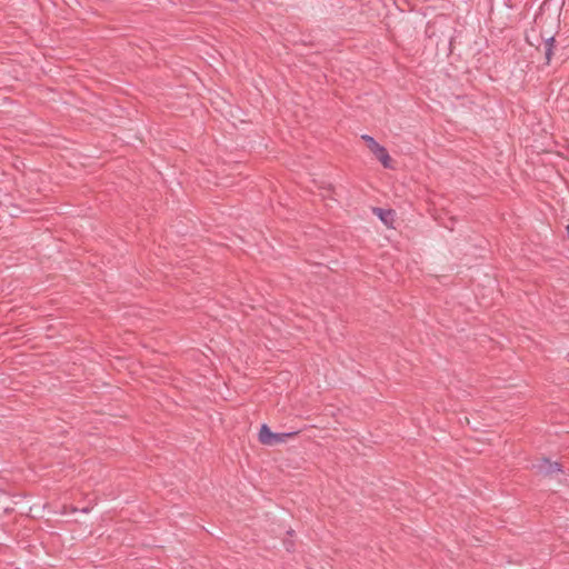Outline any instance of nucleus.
Masks as SVG:
<instances>
[{
	"instance_id": "nucleus-1",
	"label": "nucleus",
	"mask_w": 569,
	"mask_h": 569,
	"mask_svg": "<svg viewBox=\"0 0 569 569\" xmlns=\"http://www.w3.org/2000/svg\"><path fill=\"white\" fill-rule=\"evenodd\" d=\"M298 435V431L291 432H273L267 425H262L258 439L262 445L272 446L274 443L284 442L288 438H292Z\"/></svg>"
},
{
	"instance_id": "nucleus-2",
	"label": "nucleus",
	"mask_w": 569,
	"mask_h": 569,
	"mask_svg": "<svg viewBox=\"0 0 569 569\" xmlns=\"http://www.w3.org/2000/svg\"><path fill=\"white\" fill-rule=\"evenodd\" d=\"M361 139L366 141L369 150L376 156V158L382 163V166L387 169L392 168V160L388 153V150L379 144L371 136L363 134Z\"/></svg>"
},
{
	"instance_id": "nucleus-3",
	"label": "nucleus",
	"mask_w": 569,
	"mask_h": 569,
	"mask_svg": "<svg viewBox=\"0 0 569 569\" xmlns=\"http://www.w3.org/2000/svg\"><path fill=\"white\" fill-rule=\"evenodd\" d=\"M538 472L542 476H551L556 472H562L561 465L557 461H550L543 458L537 466Z\"/></svg>"
},
{
	"instance_id": "nucleus-4",
	"label": "nucleus",
	"mask_w": 569,
	"mask_h": 569,
	"mask_svg": "<svg viewBox=\"0 0 569 569\" xmlns=\"http://www.w3.org/2000/svg\"><path fill=\"white\" fill-rule=\"evenodd\" d=\"M372 211L387 227H391L395 222L393 210L375 207Z\"/></svg>"
},
{
	"instance_id": "nucleus-5",
	"label": "nucleus",
	"mask_w": 569,
	"mask_h": 569,
	"mask_svg": "<svg viewBox=\"0 0 569 569\" xmlns=\"http://www.w3.org/2000/svg\"><path fill=\"white\" fill-rule=\"evenodd\" d=\"M553 48H555V37H549L545 41V58L546 63H549L551 61L552 54H553Z\"/></svg>"
},
{
	"instance_id": "nucleus-6",
	"label": "nucleus",
	"mask_w": 569,
	"mask_h": 569,
	"mask_svg": "<svg viewBox=\"0 0 569 569\" xmlns=\"http://www.w3.org/2000/svg\"><path fill=\"white\" fill-rule=\"evenodd\" d=\"M284 546H286L287 551H289V552L292 551L293 547H295L292 541H284Z\"/></svg>"
},
{
	"instance_id": "nucleus-7",
	"label": "nucleus",
	"mask_w": 569,
	"mask_h": 569,
	"mask_svg": "<svg viewBox=\"0 0 569 569\" xmlns=\"http://www.w3.org/2000/svg\"><path fill=\"white\" fill-rule=\"evenodd\" d=\"M230 114L231 118H233V114H232V109H228V112L227 113H222L223 117H228Z\"/></svg>"
},
{
	"instance_id": "nucleus-8",
	"label": "nucleus",
	"mask_w": 569,
	"mask_h": 569,
	"mask_svg": "<svg viewBox=\"0 0 569 569\" xmlns=\"http://www.w3.org/2000/svg\"><path fill=\"white\" fill-rule=\"evenodd\" d=\"M567 238L569 239V223L566 227Z\"/></svg>"
},
{
	"instance_id": "nucleus-9",
	"label": "nucleus",
	"mask_w": 569,
	"mask_h": 569,
	"mask_svg": "<svg viewBox=\"0 0 569 569\" xmlns=\"http://www.w3.org/2000/svg\"><path fill=\"white\" fill-rule=\"evenodd\" d=\"M238 111L244 114V109L239 108Z\"/></svg>"
}]
</instances>
